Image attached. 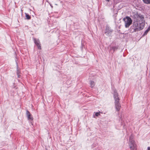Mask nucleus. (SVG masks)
Segmentation results:
<instances>
[{
	"mask_svg": "<svg viewBox=\"0 0 150 150\" xmlns=\"http://www.w3.org/2000/svg\"><path fill=\"white\" fill-rule=\"evenodd\" d=\"M144 17L142 15H138L137 19L134 21L133 23L134 32H136L142 30L144 27Z\"/></svg>",
	"mask_w": 150,
	"mask_h": 150,
	"instance_id": "obj_1",
	"label": "nucleus"
},
{
	"mask_svg": "<svg viewBox=\"0 0 150 150\" xmlns=\"http://www.w3.org/2000/svg\"><path fill=\"white\" fill-rule=\"evenodd\" d=\"M124 22L125 26L126 28H128L132 24V20L131 18L129 16H126L123 19Z\"/></svg>",
	"mask_w": 150,
	"mask_h": 150,
	"instance_id": "obj_2",
	"label": "nucleus"
},
{
	"mask_svg": "<svg viewBox=\"0 0 150 150\" xmlns=\"http://www.w3.org/2000/svg\"><path fill=\"white\" fill-rule=\"evenodd\" d=\"M129 146L130 150H137V146L134 141H131Z\"/></svg>",
	"mask_w": 150,
	"mask_h": 150,
	"instance_id": "obj_3",
	"label": "nucleus"
},
{
	"mask_svg": "<svg viewBox=\"0 0 150 150\" xmlns=\"http://www.w3.org/2000/svg\"><path fill=\"white\" fill-rule=\"evenodd\" d=\"M113 96L115 100V102H119L120 99L118 96V93L115 90L114 91Z\"/></svg>",
	"mask_w": 150,
	"mask_h": 150,
	"instance_id": "obj_4",
	"label": "nucleus"
},
{
	"mask_svg": "<svg viewBox=\"0 0 150 150\" xmlns=\"http://www.w3.org/2000/svg\"><path fill=\"white\" fill-rule=\"evenodd\" d=\"M34 40L35 44L36 45L38 48L39 49H41L40 42L39 40L34 39Z\"/></svg>",
	"mask_w": 150,
	"mask_h": 150,
	"instance_id": "obj_5",
	"label": "nucleus"
},
{
	"mask_svg": "<svg viewBox=\"0 0 150 150\" xmlns=\"http://www.w3.org/2000/svg\"><path fill=\"white\" fill-rule=\"evenodd\" d=\"M115 107L116 110L118 111H119L121 108V105L120 103H119V102H115Z\"/></svg>",
	"mask_w": 150,
	"mask_h": 150,
	"instance_id": "obj_6",
	"label": "nucleus"
},
{
	"mask_svg": "<svg viewBox=\"0 0 150 150\" xmlns=\"http://www.w3.org/2000/svg\"><path fill=\"white\" fill-rule=\"evenodd\" d=\"M26 115L29 120H33V117H32L31 115L28 110L26 111Z\"/></svg>",
	"mask_w": 150,
	"mask_h": 150,
	"instance_id": "obj_7",
	"label": "nucleus"
},
{
	"mask_svg": "<svg viewBox=\"0 0 150 150\" xmlns=\"http://www.w3.org/2000/svg\"><path fill=\"white\" fill-rule=\"evenodd\" d=\"M90 86L91 88H93L95 85V82L93 81H90Z\"/></svg>",
	"mask_w": 150,
	"mask_h": 150,
	"instance_id": "obj_8",
	"label": "nucleus"
},
{
	"mask_svg": "<svg viewBox=\"0 0 150 150\" xmlns=\"http://www.w3.org/2000/svg\"><path fill=\"white\" fill-rule=\"evenodd\" d=\"M150 30V27H149L145 31L143 34L144 35H146L149 30Z\"/></svg>",
	"mask_w": 150,
	"mask_h": 150,
	"instance_id": "obj_9",
	"label": "nucleus"
},
{
	"mask_svg": "<svg viewBox=\"0 0 150 150\" xmlns=\"http://www.w3.org/2000/svg\"><path fill=\"white\" fill-rule=\"evenodd\" d=\"M143 2L146 4H150V0H143Z\"/></svg>",
	"mask_w": 150,
	"mask_h": 150,
	"instance_id": "obj_10",
	"label": "nucleus"
},
{
	"mask_svg": "<svg viewBox=\"0 0 150 150\" xmlns=\"http://www.w3.org/2000/svg\"><path fill=\"white\" fill-rule=\"evenodd\" d=\"M25 17L27 19H30V16L27 13H25Z\"/></svg>",
	"mask_w": 150,
	"mask_h": 150,
	"instance_id": "obj_11",
	"label": "nucleus"
},
{
	"mask_svg": "<svg viewBox=\"0 0 150 150\" xmlns=\"http://www.w3.org/2000/svg\"><path fill=\"white\" fill-rule=\"evenodd\" d=\"M133 138V136L132 135H131L129 137V142H130L131 141H134L132 140V139Z\"/></svg>",
	"mask_w": 150,
	"mask_h": 150,
	"instance_id": "obj_12",
	"label": "nucleus"
},
{
	"mask_svg": "<svg viewBox=\"0 0 150 150\" xmlns=\"http://www.w3.org/2000/svg\"><path fill=\"white\" fill-rule=\"evenodd\" d=\"M117 49V48L116 47H112L111 48V49L114 52Z\"/></svg>",
	"mask_w": 150,
	"mask_h": 150,
	"instance_id": "obj_13",
	"label": "nucleus"
},
{
	"mask_svg": "<svg viewBox=\"0 0 150 150\" xmlns=\"http://www.w3.org/2000/svg\"><path fill=\"white\" fill-rule=\"evenodd\" d=\"M100 112H97L95 114V115L96 116H98L100 115Z\"/></svg>",
	"mask_w": 150,
	"mask_h": 150,
	"instance_id": "obj_14",
	"label": "nucleus"
},
{
	"mask_svg": "<svg viewBox=\"0 0 150 150\" xmlns=\"http://www.w3.org/2000/svg\"><path fill=\"white\" fill-rule=\"evenodd\" d=\"M19 71H17V75H18V77L19 78L20 77L19 76Z\"/></svg>",
	"mask_w": 150,
	"mask_h": 150,
	"instance_id": "obj_15",
	"label": "nucleus"
},
{
	"mask_svg": "<svg viewBox=\"0 0 150 150\" xmlns=\"http://www.w3.org/2000/svg\"><path fill=\"white\" fill-rule=\"evenodd\" d=\"M147 150H150V147L149 146L147 148Z\"/></svg>",
	"mask_w": 150,
	"mask_h": 150,
	"instance_id": "obj_16",
	"label": "nucleus"
},
{
	"mask_svg": "<svg viewBox=\"0 0 150 150\" xmlns=\"http://www.w3.org/2000/svg\"><path fill=\"white\" fill-rule=\"evenodd\" d=\"M107 0V1H109V0Z\"/></svg>",
	"mask_w": 150,
	"mask_h": 150,
	"instance_id": "obj_17",
	"label": "nucleus"
}]
</instances>
